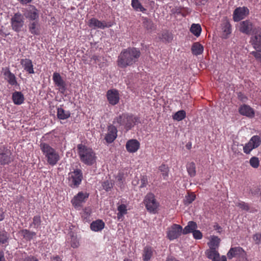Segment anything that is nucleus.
<instances>
[{
	"label": "nucleus",
	"instance_id": "nucleus-1",
	"mask_svg": "<svg viewBox=\"0 0 261 261\" xmlns=\"http://www.w3.org/2000/svg\"><path fill=\"white\" fill-rule=\"evenodd\" d=\"M141 55L140 50L135 47H129L123 49L118 57V66L126 68L135 63Z\"/></svg>",
	"mask_w": 261,
	"mask_h": 261
},
{
	"label": "nucleus",
	"instance_id": "nucleus-2",
	"mask_svg": "<svg viewBox=\"0 0 261 261\" xmlns=\"http://www.w3.org/2000/svg\"><path fill=\"white\" fill-rule=\"evenodd\" d=\"M77 149L80 160L85 164L91 166L96 162V156L91 148L79 144L77 146Z\"/></svg>",
	"mask_w": 261,
	"mask_h": 261
},
{
	"label": "nucleus",
	"instance_id": "nucleus-3",
	"mask_svg": "<svg viewBox=\"0 0 261 261\" xmlns=\"http://www.w3.org/2000/svg\"><path fill=\"white\" fill-rule=\"evenodd\" d=\"M40 148L43 155L46 158L47 163L51 166L56 165L60 160L58 152L46 143H41Z\"/></svg>",
	"mask_w": 261,
	"mask_h": 261
},
{
	"label": "nucleus",
	"instance_id": "nucleus-4",
	"mask_svg": "<svg viewBox=\"0 0 261 261\" xmlns=\"http://www.w3.org/2000/svg\"><path fill=\"white\" fill-rule=\"evenodd\" d=\"M113 123H118L120 126H123L127 131L132 128L137 123H139V119L137 117H134L132 115L128 114H122L114 118Z\"/></svg>",
	"mask_w": 261,
	"mask_h": 261
},
{
	"label": "nucleus",
	"instance_id": "nucleus-5",
	"mask_svg": "<svg viewBox=\"0 0 261 261\" xmlns=\"http://www.w3.org/2000/svg\"><path fill=\"white\" fill-rule=\"evenodd\" d=\"M68 185L71 188L75 189L79 187L83 179L82 171L80 169H74L68 175Z\"/></svg>",
	"mask_w": 261,
	"mask_h": 261
},
{
	"label": "nucleus",
	"instance_id": "nucleus-6",
	"mask_svg": "<svg viewBox=\"0 0 261 261\" xmlns=\"http://www.w3.org/2000/svg\"><path fill=\"white\" fill-rule=\"evenodd\" d=\"M144 203L146 210L150 213L155 214L159 206V202L155 198L154 195L152 193H148L145 196Z\"/></svg>",
	"mask_w": 261,
	"mask_h": 261
},
{
	"label": "nucleus",
	"instance_id": "nucleus-7",
	"mask_svg": "<svg viewBox=\"0 0 261 261\" xmlns=\"http://www.w3.org/2000/svg\"><path fill=\"white\" fill-rule=\"evenodd\" d=\"M11 26L12 29L16 33L22 31L24 25V16L19 12L16 13L11 18Z\"/></svg>",
	"mask_w": 261,
	"mask_h": 261
},
{
	"label": "nucleus",
	"instance_id": "nucleus-8",
	"mask_svg": "<svg viewBox=\"0 0 261 261\" xmlns=\"http://www.w3.org/2000/svg\"><path fill=\"white\" fill-rule=\"evenodd\" d=\"M14 160L11 150L5 145L0 146V166L9 165Z\"/></svg>",
	"mask_w": 261,
	"mask_h": 261
},
{
	"label": "nucleus",
	"instance_id": "nucleus-9",
	"mask_svg": "<svg viewBox=\"0 0 261 261\" xmlns=\"http://www.w3.org/2000/svg\"><path fill=\"white\" fill-rule=\"evenodd\" d=\"M250 43L255 51L261 53V28H255L253 30Z\"/></svg>",
	"mask_w": 261,
	"mask_h": 261
},
{
	"label": "nucleus",
	"instance_id": "nucleus-10",
	"mask_svg": "<svg viewBox=\"0 0 261 261\" xmlns=\"http://www.w3.org/2000/svg\"><path fill=\"white\" fill-rule=\"evenodd\" d=\"M227 255L229 259H231L235 257H239L242 258V261H247L246 253L244 249L240 247L231 248L228 252Z\"/></svg>",
	"mask_w": 261,
	"mask_h": 261
},
{
	"label": "nucleus",
	"instance_id": "nucleus-11",
	"mask_svg": "<svg viewBox=\"0 0 261 261\" xmlns=\"http://www.w3.org/2000/svg\"><path fill=\"white\" fill-rule=\"evenodd\" d=\"M182 230V228L180 225L174 224L168 228L167 237L170 240L176 239L181 235Z\"/></svg>",
	"mask_w": 261,
	"mask_h": 261
},
{
	"label": "nucleus",
	"instance_id": "nucleus-12",
	"mask_svg": "<svg viewBox=\"0 0 261 261\" xmlns=\"http://www.w3.org/2000/svg\"><path fill=\"white\" fill-rule=\"evenodd\" d=\"M249 12V9L246 7L237 8L233 11V19L236 22L244 19Z\"/></svg>",
	"mask_w": 261,
	"mask_h": 261
},
{
	"label": "nucleus",
	"instance_id": "nucleus-13",
	"mask_svg": "<svg viewBox=\"0 0 261 261\" xmlns=\"http://www.w3.org/2000/svg\"><path fill=\"white\" fill-rule=\"evenodd\" d=\"M53 80L56 86L59 87L61 93L64 94L67 89L66 84L60 73L54 72L53 75Z\"/></svg>",
	"mask_w": 261,
	"mask_h": 261
},
{
	"label": "nucleus",
	"instance_id": "nucleus-14",
	"mask_svg": "<svg viewBox=\"0 0 261 261\" xmlns=\"http://www.w3.org/2000/svg\"><path fill=\"white\" fill-rule=\"evenodd\" d=\"M88 26L94 29L97 28L104 29L106 28L111 27L112 24L106 21H101L95 18H92L89 20Z\"/></svg>",
	"mask_w": 261,
	"mask_h": 261
},
{
	"label": "nucleus",
	"instance_id": "nucleus-15",
	"mask_svg": "<svg viewBox=\"0 0 261 261\" xmlns=\"http://www.w3.org/2000/svg\"><path fill=\"white\" fill-rule=\"evenodd\" d=\"M107 97L109 103L112 106L117 105L120 99L119 92L116 89H110L107 92Z\"/></svg>",
	"mask_w": 261,
	"mask_h": 261
},
{
	"label": "nucleus",
	"instance_id": "nucleus-16",
	"mask_svg": "<svg viewBox=\"0 0 261 261\" xmlns=\"http://www.w3.org/2000/svg\"><path fill=\"white\" fill-rule=\"evenodd\" d=\"M117 129L116 126L113 125H110L108 126V133L106 134L105 139L108 143H112L117 136Z\"/></svg>",
	"mask_w": 261,
	"mask_h": 261
},
{
	"label": "nucleus",
	"instance_id": "nucleus-17",
	"mask_svg": "<svg viewBox=\"0 0 261 261\" xmlns=\"http://www.w3.org/2000/svg\"><path fill=\"white\" fill-rule=\"evenodd\" d=\"M25 17L32 21H37L39 19V11L34 6H30L24 13Z\"/></svg>",
	"mask_w": 261,
	"mask_h": 261
},
{
	"label": "nucleus",
	"instance_id": "nucleus-18",
	"mask_svg": "<svg viewBox=\"0 0 261 261\" xmlns=\"http://www.w3.org/2000/svg\"><path fill=\"white\" fill-rule=\"evenodd\" d=\"M89 196V193L86 192H79L78 194L75 196L73 199L72 200L73 205L76 206H80L81 203L85 202V200L88 198Z\"/></svg>",
	"mask_w": 261,
	"mask_h": 261
},
{
	"label": "nucleus",
	"instance_id": "nucleus-19",
	"mask_svg": "<svg viewBox=\"0 0 261 261\" xmlns=\"http://www.w3.org/2000/svg\"><path fill=\"white\" fill-rule=\"evenodd\" d=\"M140 143L135 139L128 140L126 144V148L129 152H135L139 148Z\"/></svg>",
	"mask_w": 261,
	"mask_h": 261
},
{
	"label": "nucleus",
	"instance_id": "nucleus-20",
	"mask_svg": "<svg viewBox=\"0 0 261 261\" xmlns=\"http://www.w3.org/2000/svg\"><path fill=\"white\" fill-rule=\"evenodd\" d=\"M222 37L224 39L228 38L229 35L231 34V25L227 20H224L221 24Z\"/></svg>",
	"mask_w": 261,
	"mask_h": 261
},
{
	"label": "nucleus",
	"instance_id": "nucleus-21",
	"mask_svg": "<svg viewBox=\"0 0 261 261\" xmlns=\"http://www.w3.org/2000/svg\"><path fill=\"white\" fill-rule=\"evenodd\" d=\"M30 32L34 35H39L40 34L39 20L30 22L28 24Z\"/></svg>",
	"mask_w": 261,
	"mask_h": 261
},
{
	"label": "nucleus",
	"instance_id": "nucleus-22",
	"mask_svg": "<svg viewBox=\"0 0 261 261\" xmlns=\"http://www.w3.org/2000/svg\"><path fill=\"white\" fill-rule=\"evenodd\" d=\"M252 29V24L249 20H245L240 22V31L246 34H249Z\"/></svg>",
	"mask_w": 261,
	"mask_h": 261
},
{
	"label": "nucleus",
	"instance_id": "nucleus-23",
	"mask_svg": "<svg viewBox=\"0 0 261 261\" xmlns=\"http://www.w3.org/2000/svg\"><path fill=\"white\" fill-rule=\"evenodd\" d=\"M239 112L241 114L250 117H252L254 115L253 110L249 106L244 105L239 108Z\"/></svg>",
	"mask_w": 261,
	"mask_h": 261
},
{
	"label": "nucleus",
	"instance_id": "nucleus-24",
	"mask_svg": "<svg viewBox=\"0 0 261 261\" xmlns=\"http://www.w3.org/2000/svg\"><path fill=\"white\" fill-rule=\"evenodd\" d=\"M4 75L5 76V80L7 81L8 83L12 85H17V82L16 79L15 75L11 73L9 69H6L4 73Z\"/></svg>",
	"mask_w": 261,
	"mask_h": 261
},
{
	"label": "nucleus",
	"instance_id": "nucleus-25",
	"mask_svg": "<svg viewBox=\"0 0 261 261\" xmlns=\"http://www.w3.org/2000/svg\"><path fill=\"white\" fill-rule=\"evenodd\" d=\"M153 249L148 246H145L143 250L142 259L143 261H149L153 256Z\"/></svg>",
	"mask_w": 261,
	"mask_h": 261
},
{
	"label": "nucleus",
	"instance_id": "nucleus-26",
	"mask_svg": "<svg viewBox=\"0 0 261 261\" xmlns=\"http://www.w3.org/2000/svg\"><path fill=\"white\" fill-rule=\"evenodd\" d=\"M20 63L24 67V69L29 73H34L33 65L32 62L29 59H23L20 61Z\"/></svg>",
	"mask_w": 261,
	"mask_h": 261
},
{
	"label": "nucleus",
	"instance_id": "nucleus-27",
	"mask_svg": "<svg viewBox=\"0 0 261 261\" xmlns=\"http://www.w3.org/2000/svg\"><path fill=\"white\" fill-rule=\"evenodd\" d=\"M105 225V224L102 220L98 219L91 223L90 228L94 231H99L104 228Z\"/></svg>",
	"mask_w": 261,
	"mask_h": 261
},
{
	"label": "nucleus",
	"instance_id": "nucleus-28",
	"mask_svg": "<svg viewBox=\"0 0 261 261\" xmlns=\"http://www.w3.org/2000/svg\"><path fill=\"white\" fill-rule=\"evenodd\" d=\"M205 253L207 257L213 261H220V255L217 250L209 249Z\"/></svg>",
	"mask_w": 261,
	"mask_h": 261
},
{
	"label": "nucleus",
	"instance_id": "nucleus-29",
	"mask_svg": "<svg viewBox=\"0 0 261 261\" xmlns=\"http://www.w3.org/2000/svg\"><path fill=\"white\" fill-rule=\"evenodd\" d=\"M191 51L194 55H200L203 51V46L199 42H195L191 47Z\"/></svg>",
	"mask_w": 261,
	"mask_h": 261
},
{
	"label": "nucleus",
	"instance_id": "nucleus-30",
	"mask_svg": "<svg viewBox=\"0 0 261 261\" xmlns=\"http://www.w3.org/2000/svg\"><path fill=\"white\" fill-rule=\"evenodd\" d=\"M12 99L15 105H20L24 101V98L21 92H14L12 94Z\"/></svg>",
	"mask_w": 261,
	"mask_h": 261
},
{
	"label": "nucleus",
	"instance_id": "nucleus-31",
	"mask_svg": "<svg viewBox=\"0 0 261 261\" xmlns=\"http://www.w3.org/2000/svg\"><path fill=\"white\" fill-rule=\"evenodd\" d=\"M197 227V224L194 221H190L188 225L182 229V233L184 234L192 232Z\"/></svg>",
	"mask_w": 261,
	"mask_h": 261
},
{
	"label": "nucleus",
	"instance_id": "nucleus-32",
	"mask_svg": "<svg viewBox=\"0 0 261 261\" xmlns=\"http://www.w3.org/2000/svg\"><path fill=\"white\" fill-rule=\"evenodd\" d=\"M70 116V113L69 111H65L62 108H58L57 109V117L59 119L65 120Z\"/></svg>",
	"mask_w": 261,
	"mask_h": 261
},
{
	"label": "nucleus",
	"instance_id": "nucleus-33",
	"mask_svg": "<svg viewBox=\"0 0 261 261\" xmlns=\"http://www.w3.org/2000/svg\"><path fill=\"white\" fill-rule=\"evenodd\" d=\"M20 233L23 238L27 241H31L36 235L35 232L31 231L27 229H22Z\"/></svg>",
	"mask_w": 261,
	"mask_h": 261
},
{
	"label": "nucleus",
	"instance_id": "nucleus-34",
	"mask_svg": "<svg viewBox=\"0 0 261 261\" xmlns=\"http://www.w3.org/2000/svg\"><path fill=\"white\" fill-rule=\"evenodd\" d=\"M220 242V239L218 237L213 236L208 244L210 249L217 250L219 246Z\"/></svg>",
	"mask_w": 261,
	"mask_h": 261
},
{
	"label": "nucleus",
	"instance_id": "nucleus-35",
	"mask_svg": "<svg viewBox=\"0 0 261 261\" xmlns=\"http://www.w3.org/2000/svg\"><path fill=\"white\" fill-rule=\"evenodd\" d=\"M70 236V243L71 247L73 248H76L80 246V243L77 239L76 236L74 234V233L72 231H70L69 233Z\"/></svg>",
	"mask_w": 261,
	"mask_h": 261
},
{
	"label": "nucleus",
	"instance_id": "nucleus-36",
	"mask_svg": "<svg viewBox=\"0 0 261 261\" xmlns=\"http://www.w3.org/2000/svg\"><path fill=\"white\" fill-rule=\"evenodd\" d=\"M190 31L195 36H199L201 32V28L200 25L199 24H192L190 28Z\"/></svg>",
	"mask_w": 261,
	"mask_h": 261
},
{
	"label": "nucleus",
	"instance_id": "nucleus-37",
	"mask_svg": "<svg viewBox=\"0 0 261 261\" xmlns=\"http://www.w3.org/2000/svg\"><path fill=\"white\" fill-rule=\"evenodd\" d=\"M187 169L188 174L191 177H194L196 175V166L194 162L189 163L187 165Z\"/></svg>",
	"mask_w": 261,
	"mask_h": 261
},
{
	"label": "nucleus",
	"instance_id": "nucleus-38",
	"mask_svg": "<svg viewBox=\"0 0 261 261\" xmlns=\"http://www.w3.org/2000/svg\"><path fill=\"white\" fill-rule=\"evenodd\" d=\"M132 6L136 11L144 12L146 10V9L142 6L139 0H132Z\"/></svg>",
	"mask_w": 261,
	"mask_h": 261
},
{
	"label": "nucleus",
	"instance_id": "nucleus-39",
	"mask_svg": "<svg viewBox=\"0 0 261 261\" xmlns=\"http://www.w3.org/2000/svg\"><path fill=\"white\" fill-rule=\"evenodd\" d=\"M253 148H256L258 147L261 143L260 137L257 135L253 136L249 141Z\"/></svg>",
	"mask_w": 261,
	"mask_h": 261
},
{
	"label": "nucleus",
	"instance_id": "nucleus-40",
	"mask_svg": "<svg viewBox=\"0 0 261 261\" xmlns=\"http://www.w3.org/2000/svg\"><path fill=\"white\" fill-rule=\"evenodd\" d=\"M143 25L147 30H152L154 29V24L152 21L147 18L143 19Z\"/></svg>",
	"mask_w": 261,
	"mask_h": 261
},
{
	"label": "nucleus",
	"instance_id": "nucleus-41",
	"mask_svg": "<svg viewBox=\"0 0 261 261\" xmlns=\"http://www.w3.org/2000/svg\"><path fill=\"white\" fill-rule=\"evenodd\" d=\"M9 238V233L5 230H0V243L6 244L8 242Z\"/></svg>",
	"mask_w": 261,
	"mask_h": 261
},
{
	"label": "nucleus",
	"instance_id": "nucleus-42",
	"mask_svg": "<svg viewBox=\"0 0 261 261\" xmlns=\"http://www.w3.org/2000/svg\"><path fill=\"white\" fill-rule=\"evenodd\" d=\"M186 116V112L184 110H180L177 112L173 116L174 120L179 121L183 120Z\"/></svg>",
	"mask_w": 261,
	"mask_h": 261
},
{
	"label": "nucleus",
	"instance_id": "nucleus-43",
	"mask_svg": "<svg viewBox=\"0 0 261 261\" xmlns=\"http://www.w3.org/2000/svg\"><path fill=\"white\" fill-rule=\"evenodd\" d=\"M117 209L118 211L117 217L119 219H120L124 214L127 213L126 206L125 204H120L118 206Z\"/></svg>",
	"mask_w": 261,
	"mask_h": 261
},
{
	"label": "nucleus",
	"instance_id": "nucleus-44",
	"mask_svg": "<svg viewBox=\"0 0 261 261\" xmlns=\"http://www.w3.org/2000/svg\"><path fill=\"white\" fill-rule=\"evenodd\" d=\"M41 220L39 215L35 216L33 218V222L30 225V227L33 225L34 228H38L41 225Z\"/></svg>",
	"mask_w": 261,
	"mask_h": 261
},
{
	"label": "nucleus",
	"instance_id": "nucleus-45",
	"mask_svg": "<svg viewBox=\"0 0 261 261\" xmlns=\"http://www.w3.org/2000/svg\"><path fill=\"white\" fill-rule=\"evenodd\" d=\"M162 39L167 42H171L173 39V36L171 33L168 31H165L162 34Z\"/></svg>",
	"mask_w": 261,
	"mask_h": 261
},
{
	"label": "nucleus",
	"instance_id": "nucleus-46",
	"mask_svg": "<svg viewBox=\"0 0 261 261\" xmlns=\"http://www.w3.org/2000/svg\"><path fill=\"white\" fill-rule=\"evenodd\" d=\"M195 195L193 194H188V195H187L184 199V204L185 205H189L195 200Z\"/></svg>",
	"mask_w": 261,
	"mask_h": 261
},
{
	"label": "nucleus",
	"instance_id": "nucleus-47",
	"mask_svg": "<svg viewBox=\"0 0 261 261\" xmlns=\"http://www.w3.org/2000/svg\"><path fill=\"white\" fill-rule=\"evenodd\" d=\"M102 188L106 191H110L113 186V184L111 180H107L102 184Z\"/></svg>",
	"mask_w": 261,
	"mask_h": 261
},
{
	"label": "nucleus",
	"instance_id": "nucleus-48",
	"mask_svg": "<svg viewBox=\"0 0 261 261\" xmlns=\"http://www.w3.org/2000/svg\"><path fill=\"white\" fill-rule=\"evenodd\" d=\"M159 170L162 172L163 178L165 179L168 176V168L165 164H162L160 167Z\"/></svg>",
	"mask_w": 261,
	"mask_h": 261
},
{
	"label": "nucleus",
	"instance_id": "nucleus-49",
	"mask_svg": "<svg viewBox=\"0 0 261 261\" xmlns=\"http://www.w3.org/2000/svg\"><path fill=\"white\" fill-rule=\"evenodd\" d=\"M250 165L254 168H257L259 166V160L258 158L253 156L250 159Z\"/></svg>",
	"mask_w": 261,
	"mask_h": 261
},
{
	"label": "nucleus",
	"instance_id": "nucleus-50",
	"mask_svg": "<svg viewBox=\"0 0 261 261\" xmlns=\"http://www.w3.org/2000/svg\"><path fill=\"white\" fill-rule=\"evenodd\" d=\"M252 239L256 245L261 244V233H256L252 236Z\"/></svg>",
	"mask_w": 261,
	"mask_h": 261
},
{
	"label": "nucleus",
	"instance_id": "nucleus-51",
	"mask_svg": "<svg viewBox=\"0 0 261 261\" xmlns=\"http://www.w3.org/2000/svg\"><path fill=\"white\" fill-rule=\"evenodd\" d=\"M141 185L140 188L145 187L148 184V179L146 176L141 175L140 177Z\"/></svg>",
	"mask_w": 261,
	"mask_h": 261
},
{
	"label": "nucleus",
	"instance_id": "nucleus-52",
	"mask_svg": "<svg viewBox=\"0 0 261 261\" xmlns=\"http://www.w3.org/2000/svg\"><path fill=\"white\" fill-rule=\"evenodd\" d=\"M253 149H254V148H253V146L249 142L243 147L244 152L246 154H249Z\"/></svg>",
	"mask_w": 261,
	"mask_h": 261
},
{
	"label": "nucleus",
	"instance_id": "nucleus-53",
	"mask_svg": "<svg viewBox=\"0 0 261 261\" xmlns=\"http://www.w3.org/2000/svg\"><path fill=\"white\" fill-rule=\"evenodd\" d=\"M192 232H193V237L195 239H200L202 238V233L199 230L195 229Z\"/></svg>",
	"mask_w": 261,
	"mask_h": 261
},
{
	"label": "nucleus",
	"instance_id": "nucleus-54",
	"mask_svg": "<svg viewBox=\"0 0 261 261\" xmlns=\"http://www.w3.org/2000/svg\"><path fill=\"white\" fill-rule=\"evenodd\" d=\"M238 205L242 210H245L247 211L249 210V206L248 204L244 202H241L240 203H239Z\"/></svg>",
	"mask_w": 261,
	"mask_h": 261
},
{
	"label": "nucleus",
	"instance_id": "nucleus-55",
	"mask_svg": "<svg viewBox=\"0 0 261 261\" xmlns=\"http://www.w3.org/2000/svg\"><path fill=\"white\" fill-rule=\"evenodd\" d=\"M250 54L253 55L255 58L261 63V53L257 51H252Z\"/></svg>",
	"mask_w": 261,
	"mask_h": 261
},
{
	"label": "nucleus",
	"instance_id": "nucleus-56",
	"mask_svg": "<svg viewBox=\"0 0 261 261\" xmlns=\"http://www.w3.org/2000/svg\"><path fill=\"white\" fill-rule=\"evenodd\" d=\"M172 12L173 14H181L184 17L186 16V15L181 13V8H175L174 9H173L172 10Z\"/></svg>",
	"mask_w": 261,
	"mask_h": 261
},
{
	"label": "nucleus",
	"instance_id": "nucleus-57",
	"mask_svg": "<svg viewBox=\"0 0 261 261\" xmlns=\"http://www.w3.org/2000/svg\"><path fill=\"white\" fill-rule=\"evenodd\" d=\"M5 211L3 207H0V221H2L5 217Z\"/></svg>",
	"mask_w": 261,
	"mask_h": 261
},
{
	"label": "nucleus",
	"instance_id": "nucleus-58",
	"mask_svg": "<svg viewBox=\"0 0 261 261\" xmlns=\"http://www.w3.org/2000/svg\"><path fill=\"white\" fill-rule=\"evenodd\" d=\"M22 261H39L38 259L34 256H30L25 258Z\"/></svg>",
	"mask_w": 261,
	"mask_h": 261
},
{
	"label": "nucleus",
	"instance_id": "nucleus-59",
	"mask_svg": "<svg viewBox=\"0 0 261 261\" xmlns=\"http://www.w3.org/2000/svg\"><path fill=\"white\" fill-rule=\"evenodd\" d=\"M91 59L95 61L96 63L99 61V57L96 55H93L91 57Z\"/></svg>",
	"mask_w": 261,
	"mask_h": 261
},
{
	"label": "nucleus",
	"instance_id": "nucleus-60",
	"mask_svg": "<svg viewBox=\"0 0 261 261\" xmlns=\"http://www.w3.org/2000/svg\"><path fill=\"white\" fill-rule=\"evenodd\" d=\"M116 178L120 182H122V180L123 178V175L120 173L118 174L116 177Z\"/></svg>",
	"mask_w": 261,
	"mask_h": 261
},
{
	"label": "nucleus",
	"instance_id": "nucleus-61",
	"mask_svg": "<svg viewBox=\"0 0 261 261\" xmlns=\"http://www.w3.org/2000/svg\"><path fill=\"white\" fill-rule=\"evenodd\" d=\"M21 4H27L30 2L32 0H18Z\"/></svg>",
	"mask_w": 261,
	"mask_h": 261
},
{
	"label": "nucleus",
	"instance_id": "nucleus-62",
	"mask_svg": "<svg viewBox=\"0 0 261 261\" xmlns=\"http://www.w3.org/2000/svg\"><path fill=\"white\" fill-rule=\"evenodd\" d=\"M0 261H6L3 251H0Z\"/></svg>",
	"mask_w": 261,
	"mask_h": 261
},
{
	"label": "nucleus",
	"instance_id": "nucleus-63",
	"mask_svg": "<svg viewBox=\"0 0 261 261\" xmlns=\"http://www.w3.org/2000/svg\"><path fill=\"white\" fill-rule=\"evenodd\" d=\"M139 179L137 178L136 179H134L132 181V184L134 186H137L139 183Z\"/></svg>",
	"mask_w": 261,
	"mask_h": 261
},
{
	"label": "nucleus",
	"instance_id": "nucleus-64",
	"mask_svg": "<svg viewBox=\"0 0 261 261\" xmlns=\"http://www.w3.org/2000/svg\"><path fill=\"white\" fill-rule=\"evenodd\" d=\"M53 260L55 261H62L61 258L59 256L53 257Z\"/></svg>",
	"mask_w": 261,
	"mask_h": 261
}]
</instances>
